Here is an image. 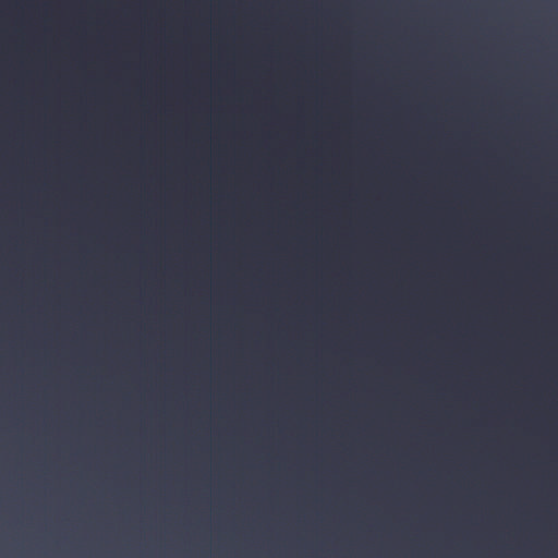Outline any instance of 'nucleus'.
I'll return each mask as SVG.
<instances>
[{"label":"nucleus","instance_id":"1","mask_svg":"<svg viewBox=\"0 0 558 558\" xmlns=\"http://www.w3.org/2000/svg\"><path fill=\"white\" fill-rule=\"evenodd\" d=\"M549 430H558V0H550Z\"/></svg>","mask_w":558,"mask_h":558}]
</instances>
